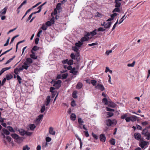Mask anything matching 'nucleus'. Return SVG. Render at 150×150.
Instances as JSON below:
<instances>
[{
    "instance_id": "nucleus-1",
    "label": "nucleus",
    "mask_w": 150,
    "mask_h": 150,
    "mask_svg": "<svg viewBox=\"0 0 150 150\" xmlns=\"http://www.w3.org/2000/svg\"><path fill=\"white\" fill-rule=\"evenodd\" d=\"M78 121L79 125H83V128L86 130H87V128L85 127V125L83 124L84 122L81 118L79 117Z\"/></svg>"
},
{
    "instance_id": "nucleus-2",
    "label": "nucleus",
    "mask_w": 150,
    "mask_h": 150,
    "mask_svg": "<svg viewBox=\"0 0 150 150\" xmlns=\"http://www.w3.org/2000/svg\"><path fill=\"white\" fill-rule=\"evenodd\" d=\"M95 87L96 89L100 90L101 91H103L105 90V88L103 85L100 83H98Z\"/></svg>"
},
{
    "instance_id": "nucleus-3",
    "label": "nucleus",
    "mask_w": 150,
    "mask_h": 150,
    "mask_svg": "<svg viewBox=\"0 0 150 150\" xmlns=\"http://www.w3.org/2000/svg\"><path fill=\"white\" fill-rule=\"evenodd\" d=\"M134 137L136 140H139L141 139V136L140 133L136 132L134 134Z\"/></svg>"
},
{
    "instance_id": "nucleus-4",
    "label": "nucleus",
    "mask_w": 150,
    "mask_h": 150,
    "mask_svg": "<svg viewBox=\"0 0 150 150\" xmlns=\"http://www.w3.org/2000/svg\"><path fill=\"white\" fill-rule=\"evenodd\" d=\"M100 141L103 142H105L106 139V137L103 134H101L100 136Z\"/></svg>"
},
{
    "instance_id": "nucleus-5",
    "label": "nucleus",
    "mask_w": 150,
    "mask_h": 150,
    "mask_svg": "<svg viewBox=\"0 0 150 150\" xmlns=\"http://www.w3.org/2000/svg\"><path fill=\"white\" fill-rule=\"evenodd\" d=\"M32 54L30 55V58L34 59H36L38 58V56L36 55L35 52L34 51H31Z\"/></svg>"
},
{
    "instance_id": "nucleus-6",
    "label": "nucleus",
    "mask_w": 150,
    "mask_h": 150,
    "mask_svg": "<svg viewBox=\"0 0 150 150\" xmlns=\"http://www.w3.org/2000/svg\"><path fill=\"white\" fill-rule=\"evenodd\" d=\"M105 125L108 127H109L111 126V120L110 119H107L105 121Z\"/></svg>"
},
{
    "instance_id": "nucleus-7",
    "label": "nucleus",
    "mask_w": 150,
    "mask_h": 150,
    "mask_svg": "<svg viewBox=\"0 0 150 150\" xmlns=\"http://www.w3.org/2000/svg\"><path fill=\"white\" fill-rule=\"evenodd\" d=\"M62 81L60 80H58L56 81H54V84L53 86H55L57 85H58V86L57 87V88H59L61 86V83H62Z\"/></svg>"
},
{
    "instance_id": "nucleus-8",
    "label": "nucleus",
    "mask_w": 150,
    "mask_h": 150,
    "mask_svg": "<svg viewBox=\"0 0 150 150\" xmlns=\"http://www.w3.org/2000/svg\"><path fill=\"white\" fill-rule=\"evenodd\" d=\"M148 142H147L143 141L139 144V146L143 149L144 147L145 146L147 145L148 144Z\"/></svg>"
},
{
    "instance_id": "nucleus-9",
    "label": "nucleus",
    "mask_w": 150,
    "mask_h": 150,
    "mask_svg": "<svg viewBox=\"0 0 150 150\" xmlns=\"http://www.w3.org/2000/svg\"><path fill=\"white\" fill-rule=\"evenodd\" d=\"M75 70L76 68L75 67L72 68V69L69 72L72 74L74 75H76L78 73V71Z\"/></svg>"
},
{
    "instance_id": "nucleus-10",
    "label": "nucleus",
    "mask_w": 150,
    "mask_h": 150,
    "mask_svg": "<svg viewBox=\"0 0 150 150\" xmlns=\"http://www.w3.org/2000/svg\"><path fill=\"white\" fill-rule=\"evenodd\" d=\"M11 68V67H6L3 68L0 71V76L5 71L10 69Z\"/></svg>"
},
{
    "instance_id": "nucleus-11",
    "label": "nucleus",
    "mask_w": 150,
    "mask_h": 150,
    "mask_svg": "<svg viewBox=\"0 0 150 150\" xmlns=\"http://www.w3.org/2000/svg\"><path fill=\"white\" fill-rule=\"evenodd\" d=\"M112 23L111 21L105 24L104 28L105 29H108L110 28L111 25Z\"/></svg>"
},
{
    "instance_id": "nucleus-12",
    "label": "nucleus",
    "mask_w": 150,
    "mask_h": 150,
    "mask_svg": "<svg viewBox=\"0 0 150 150\" xmlns=\"http://www.w3.org/2000/svg\"><path fill=\"white\" fill-rule=\"evenodd\" d=\"M90 38L89 37H87L84 36L83 37L81 38L80 40L81 42H83L84 41H87Z\"/></svg>"
},
{
    "instance_id": "nucleus-13",
    "label": "nucleus",
    "mask_w": 150,
    "mask_h": 150,
    "mask_svg": "<svg viewBox=\"0 0 150 150\" xmlns=\"http://www.w3.org/2000/svg\"><path fill=\"white\" fill-rule=\"evenodd\" d=\"M76 115L74 113H72L70 116V118L72 121H75L76 118Z\"/></svg>"
},
{
    "instance_id": "nucleus-14",
    "label": "nucleus",
    "mask_w": 150,
    "mask_h": 150,
    "mask_svg": "<svg viewBox=\"0 0 150 150\" xmlns=\"http://www.w3.org/2000/svg\"><path fill=\"white\" fill-rule=\"evenodd\" d=\"M18 131L19 132L20 134L22 136H24L25 134L26 131L24 129H19Z\"/></svg>"
},
{
    "instance_id": "nucleus-15",
    "label": "nucleus",
    "mask_w": 150,
    "mask_h": 150,
    "mask_svg": "<svg viewBox=\"0 0 150 150\" xmlns=\"http://www.w3.org/2000/svg\"><path fill=\"white\" fill-rule=\"evenodd\" d=\"M50 100V96H47L46 98V101L45 103V105L48 106L49 105Z\"/></svg>"
},
{
    "instance_id": "nucleus-16",
    "label": "nucleus",
    "mask_w": 150,
    "mask_h": 150,
    "mask_svg": "<svg viewBox=\"0 0 150 150\" xmlns=\"http://www.w3.org/2000/svg\"><path fill=\"white\" fill-rule=\"evenodd\" d=\"M49 133L53 135H54L55 134V132L54 131L53 128V127H50L49 129Z\"/></svg>"
},
{
    "instance_id": "nucleus-17",
    "label": "nucleus",
    "mask_w": 150,
    "mask_h": 150,
    "mask_svg": "<svg viewBox=\"0 0 150 150\" xmlns=\"http://www.w3.org/2000/svg\"><path fill=\"white\" fill-rule=\"evenodd\" d=\"M75 136L77 138V139L79 140L80 144V149H81L82 146V142L81 141V139L78 136L77 134H76Z\"/></svg>"
},
{
    "instance_id": "nucleus-18",
    "label": "nucleus",
    "mask_w": 150,
    "mask_h": 150,
    "mask_svg": "<svg viewBox=\"0 0 150 150\" xmlns=\"http://www.w3.org/2000/svg\"><path fill=\"white\" fill-rule=\"evenodd\" d=\"M82 83L81 82H79L76 85V88L77 89H80L82 87Z\"/></svg>"
},
{
    "instance_id": "nucleus-19",
    "label": "nucleus",
    "mask_w": 150,
    "mask_h": 150,
    "mask_svg": "<svg viewBox=\"0 0 150 150\" xmlns=\"http://www.w3.org/2000/svg\"><path fill=\"white\" fill-rule=\"evenodd\" d=\"M83 43V42H81L79 41L78 42L76 43L75 44V46L77 47H80Z\"/></svg>"
},
{
    "instance_id": "nucleus-20",
    "label": "nucleus",
    "mask_w": 150,
    "mask_h": 150,
    "mask_svg": "<svg viewBox=\"0 0 150 150\" xmlns=\"http://www.w3.org/2000/svg\"><path fill=\"white\" fill-rule=\"evenodd\" d=\"M2 132L4 134L6 135H8L10 134V132L6 129L3 128L2 129Z\"/></svg>"
},
{
    "instance_id": "nucleus-21",
    "label": "nucleus",
    "mask_w": 150,
    "mask_h": 150,
    "mask_svg": "<svg viewBox=\"0 0 150 150\" xmlns=\"http://www.w3.org/2000/svg\"><path fill=\"white\" fill-rule=\"evenodd\" d=\"M39 13V12H38V11H37L35 12H34L32 13L29 16L27 19V20L26 21L27 22V21H28L32 17V16L33 15V14H35L36 13Z\"/></svg>"
},
{
    "instance_id": "nucleus-22",
    "label": "nucleus",
    "mask_w": 150,
    "mask_h": 150,
    "mask_svg": "<svg viewBox=\"0 0 150 150\" xmlns=\"http://www.w3.org/2000/svg\"><path fill=\"white\" fill-rule=\"evenodd\" d=\"M29 127L30 129L32 131H33L35 128L36 126L34 124H31L29 125Z\"/></svg>"
},
{
    "instance_id": "nucleus-23",
    "label": "nucleus",
    "mask_w": 150,
    "mask_h": 150,
    "mask_svg": "<svg viewBox=\"0 0 150 150\" xmlns=\"http://www.w3.org/2000/svg\"><path fill=\"white\" fill-rule=\"evenodd\" d=\"M43 117V115L42 114L39 115L36 119V121L37 122H39L42 119Z\"/></svg>"
},
{
    "instance_id": "nucleus-24",
    "label": "nucleus",
    "mask_w": 150,
    "mask_h": 150,
    "mask_svg": "<svg viewBox=\"0 0 150 150\" xmlns=\"http://www.w3.org/2000/svg\"><path fill=\"white\" fill-rule=\"evenodd\" d=\"M48 143L47 142H45L44 143H43L42 146V149L43 150L44 149L45 147H48Z\"/></svg>"
},
{
    "instance_id": "nucleus-25",
    "label": "nucleus",
    "mask_w": 150,
    "mask_h": 150,
    "mask_svg": "<svg viewBox=\"0 0 150 150\" xmlns=\"http://www.w3.org/2000/svg\"><path fill=\"white\" fill-rule=\"evenodd\" d=\"M23 137H19L17 139H16V142L18 143H21L23 141Z\"/></svg>"
},
{
    "instance_id": "nucleus-26",
    "label": "nucleus",
    "mask_w": 150,
    "mask_h": 150,
    "mask_svg": "<svg viewBox=\"0 0 150 150\" xmlns=\"http://www.w3.org/2000/svg\"><path fill=\"white\" fill-rule=\"evenodd\" d=\"M6 79L7 80H10L12 79L13 77V76L11 74H7L6 75Z\"/></svg>"
},
{
    "instance_id": "nucleus-27",
    "label": "nucleus",
    "mask_w": 150,
    "mask_h": 150,
    "mask_svg": "<svg viewBox=\"0 0 150 150\" xmlns=\"http://www.w3.org/2000/svg\"><path fill=\"white\" fill-rule=\"evenodd\" d=\"M137 118V117L136 116L134 115L133 116H131L130 117V121L132 122H134L136 120Z\"/></svg>"
},
{
    "instance_id": "nucleus-28",
    "label": "nucleus",
    "mask_w": 150,
    "mask_h": 150,
    "mask_svg": "<svg viewBox=\"0 0 150 150\" xmlns=\"http://www.w3.org/2000/svg\"><path fill=\"white\" fill-rule=\"evenodd\" d=\"M115 7H119L121 5V3L117 0L115 1Z\"/></svg>"
},
{
    "instance_id": "nucleus-29",
    "label": "nucleus",
    "mask_w": 150,
    "mask_h": 150,
    "mask_svg": "<svg viewBox=\"0 0 150 150\" xmlns=\"http://www.w3.org/2000/svg\"><path fill=\"white\" fill-rule=\"evenodd\" d=\"M11 136L13 138L16 140L17 139L18 137H19L18 135L15 133L12 134H11Z\"/></svg>"
},
{
    "instance_id": "nucleus-30",
    "label": "nucleus",
    "mask_w": 150,
    "mask_h": 150,
    "mask_svg": "<svg viewBox=\"0 0 150 150\" xmlns=\"http://www.w3.org/2000/svg\"><path fill=\"white\" fill-rule=\"evenodd\" d=\"M110 142L112 145H115V140L114 139H111L110 140Z\"/></svg>"
},
{
    "instance_id": "nucleus-31",
    "label": "nucleus",
    "mask_w": 150,
    "mask_h": 150,
    "mask_svg": "<svg viewBox=\"0 0 150 150\" xmlns=\"http://www.w3.org/2000/svg\"><path fill=\"white\" fill-rule=\"evenodd\" d=\"M127 16H125V14L120 19V20L119 21V24H121V23H122L123 21L124 20V18H126Z\"/></svg>"
},
{
    "instance_id": "nucleus-32",
    "label": "nucleus",
    "mask_w": 150,
    "mask_h": 150,
    "mask_svg": "<svg viewBox=\"0 0 150 150\" xmlns=\"http://www.w3.org/2000/svg\"><path fill=\"white\" fill-rule=\"evenodd\" d=\"M39 48H40L38 47L37 46L35 45L33 47L31 51H34L38 50H39Z\"/></svg>"
},
{
    "instance_id": "nucleus-33",
    "label": "nucleus",
    "mask_w": 150,
    "mask_h": 150,
    "mask_svg": "<svg viewBox=\"0 0 150 150\" xmlns=\"http://www.w3.org/2000/svg\"><path fill=\"white\" fill-rule=\"evenodd\" d=\"M47 2H45V3H44L43 4L41 5L40 6H39L37 8L39 9L38 11V12H40L41 10L42 7L44 6L45 4Z\"/></svg>"
},
{
    "instance_id": "nucleus-34",
    "label": "nucleus",
    "mask_w": 150,
    "mask_h": 150,
    "mask_svg": "<svg viewBox=\"0 0 150 150\" xmlns=\"http://www.w3.org/2000/svg\"><path fill=\"white\" fill-rule=\"evenodd\" d=\"M102 102L104 103L105 105H107L108 104V100L106 98H105L102 99Z\"/></svg>"
},
{
    "instance_id": "nucleus-35",
    "label": "nucleus",
    "mask_w": 150,
    "mask_h": 150,
    "mask_svg": "<svg viewBox=\"0 0 150 150\" xmlns=\"http://www.w3.org/2000/svg\"><path fill=\"white\" fill-rule=\"evenodd\" d=\"M117 123V120L115 119H113L112 120H111L112 126L113 127Z\"/></svg>"
},
{
    "instance_id": "nucleus-36",
    "label": "nucleus",
    "mask_w": 150,
    "mask_h": 150,
    "mask_svg": "<svg viewBox=\"0 0 150 150\" xmlns=\"http://www.w3.org/2000/svg\"><path fill=\"white\" fill-rule=\"evenodd\" d=\"M25 41V40H23L22 41H20L18 42L17 43V44H16V52H17V50L18 45L21 43H23V42H24Z\"/></svg>"
},
{
    "instance_id": "nucleus-37",
    "label": "nucleus",
    "mask_w": 150,
    "mask_h": 150,
    "mask_svg": "<svg viewBox=\"0 0 150 150\" xmlns=\"http://www.w3.org/2000/svg\"><path fill=\"white\" fill-rule=\"evenodd\" d=\"M148 132V130L146 128L144 129L142 132V135H145Z\"/></svg>"
},
{
    "instance_id": "nucleus-38",
    "label": "nucleus",
    "mask_w": 150,
    "mask_h": 150,
    "mask_svg": "<svg viewBox=\"0 0 150 150\" xmlns=\"http://www.w3.org/2000/svg\"><path fill=\"white\" fill-rule=\"evenodd\" d=\"M7 128L8 129V130L11 132H15V131L10 126H8Z\"/></svg>"
},
{
    "instance_id": "nucleus-39",
    "label": "nucleus",
    "mask_w": 150,
    "mask_h": 150,
    "mask_svg": "<svg viewBox=\"0 0 150 150\" xmlns=\"http://www.w3.org/2000/svg\"><path fill=\"white\" fill-rule=\"evenodd\" d=\"M26 60L29 64H31L33 62V60L31 58H27Z\"/></svg>"
},
{
    "instance_id": "nucleus-40",
    "label": "nucleus",
    "mask_w": 150,
    "mask_h": 150,
    "mask_svg": "<svg viewBox=\"0 0 150 150\" xmlns=\"http://www.w3.org/2000/svg\"><path fill=\"white\" fill-rule=\"evenodd\" d=\"M73 62L74 61L73 59H71L69 60L68 59V64L69 65H71L73 64Z\"/></svg>"
},
{
    "instance_id": "nucleus-41",
    "label": "nucleus",
    "mask_w": 150,
    "mask_h": 150,
    "mask_svg": "<svg viewBox=\"0 0 150 150\" xmlns=\"http://www.w3.org/2000/svg\"><path fill=\"white\" fill-rule=\"evenodd\" d=\"M68 75V74L67 73L64 74H62V79H66Z\"/></svg>"
},
{
    "instance_id": "nucleus-42",
    "label": "nucleus",
    "mask_w": 150,
    "mask_h": 150,
    "mask_svg": "<svg viewBox=\"0 0 150 150\" xmlns=\"http://www.w3.org/2000/svg\"><path fill=\"white\" fill-rule=\"evenodd\" d=\"M97 31L96 29H95L93 31L90 32L91 35L92 36H94L97 34L96 31Z\"/></svg>"
},
{
    "instance_id": "nucleus-43",
    "label": "nucleus",
    "mask_w": 150,
    "mask_h": 150,
    "mask_svg": "<svg viewBox=\"0 0 150 150\" xmlns=\"http://www.w3.org/2000/svg\"><path fill=\"white\" fill-rule=\"evenodd\" d=\"M7 9V8L6 7H5L2 10V11L1 12V14H5L6 13Z\"/></svg>"
},
{
    "instance_id": "nucleus-44",
    "label": "nucleus",
    "mask_w": 150,
    "mask_h": 150,
    "mask_svg": "<svg viewBox=\"0 0 150 150\" xmlns=\"http://www.w3.org/2000/svg\"><path fill=\"white\" fill-rule=\"evenodd\" d=\"M113 113L112 112H107V117H110L113 115Z\"/></svg>"
},
{
    "instance_id": "nucleus-45",
    "label": "nucleus",
    "mask_w": 150,
    "mask_h": 150,
    "mask_svg": "<svg viewBox=\"0 0 150 150\" xmlns=\"http://www.w3.org/2000/svg\"><path fill=\"white\" fill-rule=\"evenodd\" d=\"M105 30V28H104L102 27H100L98 28L97 31H101V32H103Z\"/></svg>"
},
{
    "instance_id": "nucleus-46",
    "label": "nucleus",
    "mask_w": 150,
    "mask_h": 150,
    "mask_svg": "<svg viewBox=\"0 0 150 150\" xmlns=\"http://www.w3.org/2000/svg\"><path fill=\"white\" fill-rule=\"evenodd\" d=\"M120 11V9L116 7L112 11L113 13H114L115 12H117L119 13Z\"/></svg>"
},
{
    "instance_id": "nucleus-47",
    "label": "nucleus",
    "mask_w": 150,
    "mask_h": 150,
    "mask_svg": "<svg viewBox=\"0 0 150 150\" xmlns=\"http://www.w3.org/2000/svg\"><path fill=\"white\" fill-rule=\"evenodd\" d=\"M91 82L93 86H95L96 85L97 81L94 80H91Z\"/></svg>"
},
{
    "instance_id": "nucleus-48",
    "label": "nucleus",
    "mask_w": 150,
    "mask_h": 150,
    "mask_svg": "<svg viewBox=\"0 0 150 150\" xmlns=\"http://www.w3.org/2000/svg\"><path fill=\"white\" fill-rule=\"evenodd\" d=\"M30 149V148L28 146V145H26L23 146V150H29Z\"/></svg>"
},
{
    "instance_id": "nucleus-49",
    "label": "nucleus",
    "mask_w": 150,
    "mask_h": 150,
    "mask_svg": "<svg viewBox=\"0 0 150 150\" xmlns=\"http://www.w3.org/2000/svg\"><path fill=\"white\" fill-rule=\"evenodd\" d=\"M52 98H53L56 95H57V94H58V93L57 92V91H54V92L52 93Z\"/></svg>"
},
{
    "instance_id": "nucleus-50",
    "label": "nucleus",
    "mask_w": 150,
    "mask_h": 150,
    "mask_svg": "<svg viewBox=\"0 0 150 150\" xmlns=\"http://www.w3.org/2000/svg\"><path fill=\"white\" fill-rule=\"evenodd\" d=\"M135 61H134L132 64H127V66L129 67H133L134 66Z\"/></svg>"
},
{
    "instance_id": "nucleus-51",
    "label": "nucleus",
    "mask_w": 150,
    "mask_h": 150,
    "mask_svg": "<svg viewBox=\"0 0 150 150\" xmlns=\"http://www.w3.org/2000/svg\"><path fill=\"white\" fill-rule=\"evenodd\" d=\"M45 24L46 26L48 27L51 26L52 25V24L51 22H50V21H48L46 22Z\"/></svg>"
},
{
    "instance_id": "nucleus-52",
    "label": "nucleus",
    "mask_w": 150,
    "mask_h": 150,
    "mask_svg": "<svg viewBox=\"0 0 150 150\" xmlns=\"http://www.w3.org/2000/svg\"><path fill=\"white\" fill-rule=\"evenodd\" d=\"M45 110V105L42 106L40 110V112L41 113H43Z\"/></svg>"
},
{
    "instance_id": "nucleus-53",
    "label": "nucleus",
    "mask_w": 150,
    "mask_h": 150,
    "mask_svg": "<svg viewBox=\"0 0 150 150\" xmlns=\"http://www.w3.org/2000/svg\"><path fill=\"white\" fill-rule=\"evenodd\" d=\"M14 73L16 74H18L19 71L18 68H16L14 69Z\"/></svg>"
},
{
    "instance_id": "nucleus-54",
    "label": "nucleus",
    "mask_w": 150,
    "mask_h": 150,
    "mask_svg": "<svg viewBox=\"0 0 150 150\" xmlns=\"http://www.w3.org/2000/svg\"><path fill=\"white\" fill-rule=\"evenodd\" d=\"M70 56L72 59H76V56L74 53H72L71 54Z\"/></svg>"
},
{
    "instance_id": "nucleus-55",
    "label": "nucleus",
    "mask_w": 150,
    "mask_h": 150,
    "mask_svg": "<svg viewBox=\"0 0 150 150\" xmlns=\"http://www.w3.org/2000/svg\"><path fill=\"white\" fill-rule=\"evenodd\" d=\"M17 78L19 83L20 84L21 83V81L22 80L21 78L18 75H17Z\"/></svg>"
},
{
    "instance_id": "nucleus-56",
    "label": "nucleus",
    "mask_w": 150,
    "mask_h": 150,
    "mask_svg": "<svg viewBox=\"0 0 150 150\" xmlns=\"http://www.w3.org/2000/svg\"><path fill=\"white\" fill-rule=\"evenodd\" d=\"M72 49H73V50L75 52H78V50H79L75 46H74V47H72Z\"/></svg>"
},
{
    "instance_id": "nucleus-57",
    "label": "nucleus",
    "mask_w": 150,
    "mask_h": 150,
    "mask_svg": "<svg viewBox=\"0 0 150 150\" xmlns=\"http://www.w3.org/2000/svg\"><path fill=\"white\" fill-rule=\"evenodd\" d=\"M61 4L60 3H58L56 6L57 9L58 10H59L61 7Z\"/></svg>"
},
{
    "instance_id": "nucleus-58",
    "label": "nucleus",
    "mask_w": 150,
    "mask_h": 150,
    "mask_svg": "<svg viewBox=\"0 0 150 150\" xmlns=\"http://www.w3.org/2000/svg\"><path fill=\"white\" fill-rule=\"evenodd\" d=\"M76 54L75 56L76 57V60L78 61V59L79 58V52H76Z\"/></svg>"
},
{
    "instance_id": "nucleus-59",
    "label": "nucleus",
    "mask_w": 150,
    "mask_h": 150,
    "mask_svg": "<svg viewBox=\"0 0 150 150\" xmlns=\"http://www.w3.org/2000/svg\"><path fill=\"white\" fill-rule=\"evenodd\" d=\"M127 116V114H125L123 115H122L121 116L120 118L121 119H125Z\"/></svg>"
},
{
    "instance_id": "nucleus-60",
    "label": "nucleus",
    "mask_w": 150,
    "mask_h": 150,
    "mask_svg": "<svg viewBox=\"0 0 150 150\" xmlns=\"http://www.w3.org/2000/svg\"><path fill=\"white\" fill-rule=\"evenodd\" d=\"M137 126V129H139L140 130H142V127L139 125L137 124L136 125Z\"/></svg>"
},
{
    "instance_id": "nucleus-61",
    "label": "nucleus",
    "mask_w": 150,
    "mask_h": 150,
    "mask_svg": "<svg viewBox=\"0 0 150 150\" xmlns=\"http://www.w3.org/2000/svg\"><path fill=\"white\" fill-rule=\"evenodd\" d=\"M41 28L43 30H47V28L46 26L44 24H43V25H42V27H41Z\"/></svg>"
},
{
    "instance_id": "nucleus-62",
    "label": "nucleus",
    "mask_w": 150,
    "mask_h": 150,
    "mask_svg": "<svg viewBox=\"0 0 150 150\" xmlns=\"http://www.w3.org/2000/svg\"><path fill=\"white\" fill-rule=\"evenodd\" d=\"M92 135L93 138L96 139H98V137L96 134H94L93 133H92Z\"/></svg>"
},
{
    "instance_id": "nucleus-63",
    "label": "nucleus",
    "mask_w": 150,
    "mask_h": 150,
    "mask_svg": "<svg viewBox=\"0 0 150 150\" xmlns=\"http://www.w3.org/2000/svg\"><path fill=\"white\" fill-rule=\"evenodd\" d=\"M91 35L90 33L88 32H86L85 34H84V36H85L87 37H89L88 36H90Z\"/></svg>"
},
{
    "instance_id": "nucleus-64",
    "label": "nucleus",
    "mask_w": 150,
    "mask_h": 150,
    "mask_svg": "<svg viewBox=\"0 0 150 150\" xmlns=\"http://www.w3.org/2000/svg\"><path fill=\"white\" fill-rule=\"evenodd\" d=\"M51 140V138L49 137H47L46 138V142H50Z\"/></svg>"
}]
</instances>
